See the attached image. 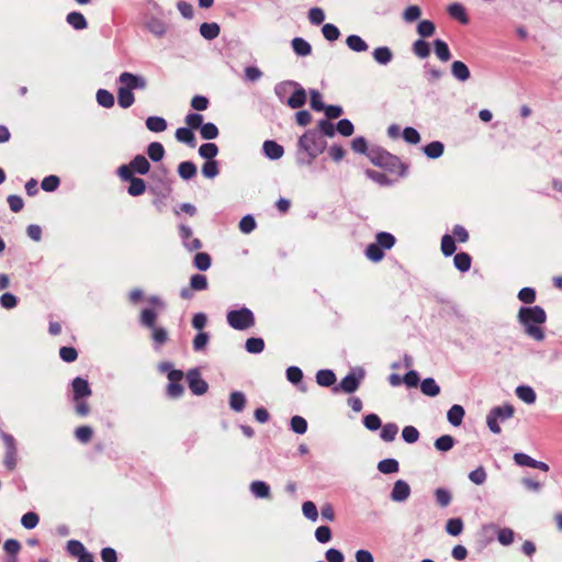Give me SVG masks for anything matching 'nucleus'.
<instances>
[{
	"mask_svg": "<svg viewBox=\"0 0 562 562\" xmlns=\"http://www.w3.org/2000/svg\"><path fill=\"white\" fill-rule=\"evenodd\" d=\"M368 158L374 166L389 172H396L401 178L407 173L408 166L402 162L396 155L391 154L383 147L372 146Z\"/></svg>",
	"mask_w": 562,
	"mask_h": 562,
	"instance_id": "7ed1b4c3",
	"label": "nucleus"
},
{
	"mask_svg": "<svg viewBox=\"0 0 562 562\" xmlns=\"http://www.w3.org/2000/svg\"><path fill=\"white\" fill-rule=\"evenodd\" d=\"M364 254L372 262H379L384 258V249L376 243L369 244Z\"/></svg>",
	"mask_w": 562,
	"mask_h": 562,
	"instance_id": "09e8293b",
	"label": "nucleus"
},
{
	"mask_svg": "<svg viewBox=\"0 0 562 562\" xmlns=\"http://www.w3.org/2000/svg\"><path fill=\"white\" fill-rule=\"evenodd\" d=\"M146 191V182L144 179L134 177L130 181V186L127 188V193L131 196H139Z\"/></svg>",
	"mask_w": 562,
	"mask_h": 562,
	"instance_id": "864d4df0",
	"label": "nucleus"
},
{
	"mask_svg": "<svg viewBox=\"0 0 562 562\" xmlns=\"http://www.w3.org/2000/svg\"><path fill=\"white\" fill-rule=\"evenodd\" d=\"M327 147V142L314 128L306 130L297 139L295 160L301 167L310 166L322 155Z\"/></svg>",
	"mask_w": 562,
	"mask_h": 562,
	"instance_id": "f257e3e1",
	"label": "nucleus"
},
{
	"mask_svg": "<svg viewBox=\"0 0 562 562\" xmlns=\"http://www.w3.org/2000/svg\"><path fill=\"white\" fill-rule=\"evenodd\" d=\"M434 496H435L436 503L442 508L449 506L451 503V499H452L451 491L447 487L436 488L434 492Z\"/></svg>",
	"mask_w": 562,
	"mask_h": 562,
	"instance_id": "de8ad7c7",
	"label": "nucleus"
},
{
	"mask_svg": "<svg viewBox=\"0 0 562 562\" xmlns=\"http://www.w3.org/2000/svg\"><path fill=\"white\" fill-rule=\"evenodd\" d=\"M346 45L348 46L349 49L356 53H363L367 52L369 48L367 42L360 35L357 34H351L347 36Z\"/></svg>",
	"mask_w": 562,
	"mask_h": 562,
	"instance_id": "bb28decb",
	"label": "nucleus"
},
{
	"mask_svg": "<svg viewBox=\"0 0 562 562\" xmlns=\"http://www.w3.org/2000/svg\"><path fill=\"white\" fill-rule=\"evenodd\" d=\"M245 349L248 353H261L265 349V340L261 337H250L245 342Z\"/></svg>",
	"mask_w": 562,
	"mask_h": 562,
	"instance_id": "8fccbe9b",
	"label": "nucleus"
},
{
	"mask_svg": "<svg viewBox=\"0 0 562 562\" xmlns=\"http://www.w3.org/2000/svg\"><path fill=\"white\" fill-rule=\"evenodd\" d=\"M307 99V92L301 83L294 80L292 92L286 100L285 105L291 109H301Z\"/></svg>",
	"mask_w": 562,
	"mask_h": 562,
	"instance_id": "4468645a",
	"label": "nucleus"
},
{
	"mask_svg": "<svg viewBox=\"0 0 562 562\" xmlns=\"http://www.w3.org/2000/svg\"><path fill=\"white\" fill-rule=\"evenodd\" d=\"M147 30L154 35L161 37L167 32L165 22L158 18H150L146 24Z\"/></svg>",
	"mask_w": 562,
	"mask_h": 562,
	"instance_id": "37998d69",
	"label": "nucleus"
},
{
	"mask_svg": "<svg viewBox=\"0 0 562 562\" xmlns=\"http://www.w3.org/2000/svg\"><path fill=\"white\" fill-rule=\"evenodd\" d=\"M151 338L155 344V349L158 350L162 345H165L168 340V333L165 327L156 326L150 329Z\"/></svg>",
	"mask_w": 562,
	"mask_h": 562,
	"instance_id": "603ef678",
	"label": "nucleus"
},
{
	"mask_svg": "<svg viewBox=\"0 0 562 562\" xmlns=\"http://www.w3.org/2000/svg\"><path fill=\"white\" fill-rule=\"evenodd\" d=\"M516 395L526 404H533L537 400L536 392L529 385H519L516 387Z\"/></svg>",
	"mask_w": 562,
	"mask_h": 562,
	"instance_id": "79ce46f5",
	"label": "nucleus"
},
{
	"mask_svg": "<svg viewBox=\"0 0 562 562\" xmlns=\"http://www.w3.org/2000/svg\"><path fill=\"white\" fill-rule=\"evenodd\" d=\"M202 175L207 179H214L220 173V161L216 159L205 160L201 169Z\"/></svg>",
	"mask_w": 562,
	"mask_h": 562,
	"instance_id": "c03bdc74",
	"label": "nucleus"
},
{
	"mask_svg": "<svg viewBox=\"0 0 562 562\" xmlns=\"http://www.w3.org/2000/svg\"><path fill=\"white\" fill-rule=\"evenodd\" d=\"M464 415H465V411H464L463 406H461L459 404H454L448 411L447 419L450 425H452L453 427H458L462 424Z\"/></svg>",
	"mask_w": 562,
	"mask_h": 562,
	"instance_id": "393cba45",
	"label": "nucleus"
},
{
	"mask_svg": "<svg viewBox=\"0 0 562 562\" xmlns=\"http://www.w3.org/2000/svg\"><path fill=\"white\" fill-rule=\"evenodd\" d=\"M463 530V520L460 517L450 518L446 524V531L452 537L459 536Z\"/></svg>",
	"mask_w": 562,
	"mask_h": 562,
	"instance_id": "774afa93",
	"label": "nucleus"
},
{
	"mask_svg": "<svg viewBox=\"0 0 562 562\" xmlns=\"http://www.w3.org/2000/svg\"><path fill=\"white\" fill-rule=\"evenodd\" d=\"M165 147L159 142H153L147 146L148 158L154 162H159L165 157Z\"/></svg>",
	"mask_w": 562,
	"mask_h": 562,
	"instance_id": "e433bc0d",
	"label": "nucleus"
},
{
	"mask_svg": "<svg viewBox=\"0 0 562 562\" xmlns=\"http://www.w3.org/2000/svg\"><path fill=\"white\" fill-rule=\"evenodd\" d=\"M97 102L100 106L110 109L114 105L115 99L113 93L106 89H99L95 94Z\"/></svg>",
	"mask_w": 562,
	"mask_h": 562,
	"instance_id": "a18cd8bd",
	"label": "nucleus"
},
{
	"mask_svg": "<svg viewBox=\"0 0 562 562\" xmlns=\"http://www.w3.org/2000/svg\"><path fill=\"white\" fill-rule=\"evenodd\" d=\"M366 176L382 187H389L393 184V181L383 172L375 171L372 169H367L364 171Z\"/></svg>",
	"mask_w": 562,
	"mask_h": 562,
	"instance_id": "4d7b16f0",
	"label": "nucleus"
},
{
	"mask_svg": "<svg viewBox=\"0 0 562 562\" xmlns=\"http://www.w3.org/2000/svg\"><path fill=\"white\" fill-rule=\"evenodd\" d=\"M135 102L133 91L120 86L117 88V103L122 109H128Z\"/></svg>",
	"mask_w": 562,
	"mask_h": 562,
	"instance_id": "cd10ccee",
	"label": "nucleus"
},
{
	"mask_svg": "<svg viewBox=\"0 0 562 562\" xmlns=\"http://www.w3.org/2000/svg\"><path fill=\"white\" fill-rule=\"evenodd\" d=\"M374 60L379 65H387L393 59V53L387 46H379L372 52Z\"/></svg>",
	"mask_w": 562,
	"mask_h": 562,
	"instance_id": "c756f323",
	"label": "nucleus"
},
{
	"mask_svg": "<svg viewBox=\"0 0 562 562\" xmlns=\"http://www.w3.org/2000/svg\"><path fill=\"white\" fill-rule=\"evenodd\" d=\"M316 383L323 387H330L336 383V374L331 369H321L316 372Z\"/></svg>",
	"mask_w": 562,
	"mask_h": 562,
	"instance_id": "f3484780",
	"label": "nucleus"
},
{
	"mask_svg": "<svg viewBox=\"0 0 562 562\" xmlns=\"http://www.w3.org/2000/svg\"><path fill=\"white\" fill-rule=\"evenodd\" d=\"M316 132L321 133L323 138L325 137H334L336 134L335 125L327 119H322L318 121Z\"/></svg>",
	"mask_w": 562,
	"mask_h": 562,
	"instance_id": "e2e57ef3",
	"label": "nucleus"
},
{
	"mask_svg": "<svg viewBox=\"0 0 562 562\" xmlns=\"http://www.w3.org/2000/svg\"><path fill=\"white\" fill-rule=\"evenodd\" d=\"M249 490L256 498L270 497V493H271L270 485L265 481H260V480L252 481L250 483Z\"/></svg>",
	"mask_w": 562,
	"mask_h": 562,
	"instance_id": "b1692460",
	"label": "nucleus"
},
{
	"mask_svg": "<svg viewBox=\"0 0 562 562\" xmlns=\"http://www.w3.org/2000/svg\"><path fill=\"white\" fill-rule=\"evenodd\" d=\"M179 236L181 238L183 247L188 251L199 250L202 247L201 240L199 238L193 237V231L187 224L179 225Z\"/></svg>",
	"mask_w": 562,
	"mask_h": 562,
	"instance_id": "ddd939ff",
	"label": "nucleus"
},
{
	"mask_svg": "<svg viewBox=\"0 0 562 562\" xmlns=\"http://www.w3.org/2000/svg\"><path fill=\"white\" fill-rule=\"evenodd\" d=\"M425 156L429 159H437L443 155L445 145L440 140H432L422 148Z\"/></svg>",
	"mask_w": 562,
	"mask_h": 562,
	"instance_id": "aec40b11",
	"label": "nucleus"
},
{
	"mask_svg": "<svg viewBox=\"0 0 562 562\" xmlns=\"http://www.w3.org/2000/svg\"><path fill=\"white\" fill-rule=\"evenodd\" d=\"M434 48H435L436 56L441 61H448V60L451 59L450 48H449L448 44L443 40H440V38L435 40L434 41Z\"/></svg>",
	"mask_w": 562,
	"mask_h": 562,
	"instance_id": "ea45409f",
	"label": "nucleus"
},
{
	"mask_svg": "<svg viewBox=\"0 0 562 562\" xmlns=\"http://www.w3.org/2000/svg\"><path fill=\"white\" fill-rule=\"evenodd\" d=\"M227 324L236 330H246L255 325L256 318L254 312L243 306L237 310H231L226 314Z\"/></svg>",
	"mask_w": 562,
	"mask_h": 562,
	"instance_id": "39448f33",
	"label": "nucleus"
},
{
	"mask_svg": "<svg viewBox=\"0 0 562 562\" xmlns=\"http://www.w3.org/2000/svg\"><path fill=\"white\" fill-rule=\"evenodd\" d=\"M246 402V395L241 391H233L229 395V407L236 413L244 411Z\"/></svg>",
	"mask_w": 562,
	"mask_h": 562,
	"instance_id": "2f4dec72",
	"label": "nucleus"
},
{
	"mask_svg": "<svg viewBox=\"0 0 562 562\" xmlns=\"http://www.w3.org/2000/svg\"><path fill=\"white\" fill-rule=\"evenodd\" d=\"M188 385L193 395H204L209 390L207 382L202 378L199 368H191L186 374Z\"/></svg>",
	"mask_w": 562,
	"mask_h": 562,
	"instance_id": "1a4fd4ad",
	"label": "nucleus"
},
{
	"mask_svg": "<svg viewBox=\"0 0 562 562\" xmlns=\"http://www.w3.org/2000/svg\"><path fill=\"white\" fill-rule=\"evenodd\" d=\"M130 165L135 173H138L140 176H145L149 173L150 170V164L148 159L144 155H136L131 161Z\"/></svg>",
	"mask_w": 562,
	"mask_h": 562,
	"instance_id": "6ab92c4d",
	"label": "nucleus"
},
{
	"mask_svg": "<svg viewBox=\"0 0 562 562\" xmlns=\"http://www.w3.org/2000/svg\"><path fill=\"white\" fill-rule=\"evenodd\" d=\"M395 237L389 232H379L375 236V243L384 250L391 249L395 245Z\"/></svg>",
	"mask_w": 562,
	"mask_h": 562,
	"instance_id": "13d9d810",
	"label": "nucleus"
},
{
	"mask_svg": "<svg viewBox=\"0 0 562 562\" xmlns=\"http://www.w3.org/2000/svg\"><path fill=\"white\" fill-rule=\"evenodd\" d=\"M448 13L456 20H458L461 24L469 23V16L467 14L465 8L459 3L454 2L448 7Z\"/></svg>",
	"mask_w": 562,
	"mask_h": 562,
	"instance_id": "c9c22d12",
	"label": "nucleus"
},
{
	"mask_svg": "<svg viewBox=\"0 0 562 562\" xmlns=\"http://www.w3.org/2000/svg\"><path fill=\"white\" fill-rule=\"evenodd\" d=\"M199 156L204 160L215 159L218 154V146L215 143H204L199 147Z\"/></svg>",
	"mask_w": 562,
	"mask_h": 562,
	"instance_id": "49530a36",
	"label": "nucleus"
},
{
	"mask_svg": "<svg viewBox=\"0 0 562 562\" xmlns=\"http://www.w3.org/2000/svg\"><path fill=\"white\" fill-rule=\"evenodd\" d=\"M72 396L71 400L88 398L92 395V389L88 379L82 376H76L70 382Z\"/></svg>",
	"mask_w": 562,
	"mask_h": 562,
	"instance_id": "f8f14e48",
	"label": "nucleus"
},
{
	"mask_svg": "<svg viewBox=\"0 0 562 562\" xmlns=\"http://www.w3.org/2000/svg\"><path fill=\"white\" fill-rule=\"evenodd\" d=\"M420 390L423 394L435 397L440 393V386L434 378H426L420 382Z\"/></svg>",
	"mask_w": 562,
	"mask_h": 562,
	"instance_id": "a19ab883",
	"label": "nucleus"
},
{
	"mask_svg": "<svg viewBox=\"0 0 562 562\" xmlns=\"http://www.w3.org/2000/svg\"><path fill=\"white\" fill-rule=\"evenodd\" d=\"M380 438L385 442H392L398 432V426L395 423H387L381 427Z\"/></svg>",
	"mask_w": 562,
	"mask_h": 562,
	"instance_id": "5fc2aeb1",
	"label": "nucleus"
},
{
	"mask_svg": "<svg viewBox=\"0 0 562 562\" xmlns=\"http://www.w3.org/2000/svg\"><path fill=\"white\" fill-rule=\"evenodd\" d=\"M517 322L522 327L526 336L535 341L544 340L543 325L547 322V313L542 306H521L517 313Z\"/></svg>",
	"mask_w": 562,
	"mask_h": 562,
	"instance_id": "f03ea898",
	"label": "nucleus"
},
{
	"mask_svg": "<svg viewBox=\"0 0 562 562\" xmlns=\"http://www.w3.org/2000/svg\"><path fill=\"white\" fill-rule=\"evenodd\" d=\"M196 171H198V169H196L195 164L192 161H189V160L182 161L178 166V175L181 179H183L186 181L195 177Z\"/></svg>",
	"mask_w": 562,
	"mask_h": 562,
	"instance_id": "58836bf2",
	"label": "nucleus"
},
{
	"mask_svg": "<svg viewBox=\"0 0 562 562\" xmlns=\"http://www.w3.org/2000/svg\"><path fill=\"white\" fill-rule=\"evenodd\" d=\"M488 528L497 529V540L503 546H510L514 542L515 539V532L510 528H498L496 525H488Z\"/></svg>",
	"mask_w": 562,
	"mask_h": 562,
	"instance_id": "473e14b6",
	"label": "nucleus"
},
{
	"mask_svg": "<svg viewBox=\"0 0 562 562\" xmlns=\"http://www.w3.org/2000/svg\"><path fill=\"white\" fill-rule=\"evenodd\" d=\"M184 376V373H176L171 372L169 374V383L166 385V396L170 400H177L181 397L184 393V386L182 385L181 381Z\"/></svg>",
	"mask_w": 562,
	"mask_h": 562,
	"instance_id": "9b49d317",
	"label": "nucleus"
},
{
	"mask_svg": "<svg viewBox=\"0 0 562 562\" xmlns=\"http://www.w3.org/2000/svg\"><path fill=\"white\" fill-rule=\"evenodd\" d=\"M413 53L420 59H425L430 54V46L424 38H418L413 43Z\"/></svg>",
	"mask_w": 562,
	"mask_h": 562,
	"instance_id": "6e6d98bb",
	"label": "nucleus"
},
{
	"mask_svg": "<svg viewBox=\"0 0 562 562\" xmlns=\"http://www.w3.org/2000/svg\"><path fill=\"white\" fill-rule=\"evenodd\" d=\"M117 82L131 91L144 90L147 87V80L144 76L130 71L122 72L117 78Z\"/></svg>",
	"mask_w": 562,
	"mask_h": 562,
	"instance_id": "9d476101",
	"label": "nucleus"
},
{
	"mask_svg": "<svg viewBox=\"0 0 562 562\" xmlns=\"http://www.w3.org/2000/svg\"><path fill=\"white\" fill-rule=\"evenodd\" d=\"M175 136L178 142L183 143L191 148L195 147L196 145L195 135L189 127L183 126L177 128Z\"/></svg>",
	"mask_w": 562,
	"mask_h": 562,
	"instance_id": "5701e85b",
	"label": "nucleus"
},
{
	"mask_svg": "<svg viewBox=\"0 0 562 562\" xmlns=\"http://www.w3.org/2000/svg\"><path fill=\"white\" fill-rule=\"evenodd\" d=\"M218 134H220L218 128L214 123H212V122L202 123V125L200 127V135L203 139H205V140L215 139L218 136Z\"/></svg>",
	"mask_w": 562,
	"mask_h": 562,
	"instance_id": "bf43d9fd",
	"label": "nucleus"
},
{
	"mask_svg": "<svg viewBox=\"0 0 562 562\" xmlns=\"http://www.w3.org/2000/svg\"><path fill=\"white\" fill-rule=\"evenodd\" d=\"M514 412L515 408L509 403H505L504 405L493 407L486 416V424L488 429L493 434H499L502 430L497 420L499 419L501 422H504L512 418Z\"/></svg>",
	"mask_w": 562,
	"mask_h": 562,
	"instance_id": "0eeeda50",
	"label": "nucleus"
},
{
	"mask_svg": "<svg viewBox=\"0 0 562 562\" xmlns=\"http://www.w3.org/2000/svg\"><path fill=\"white\" fill-rule=\"evenodd\" d=\"M366 376V371L361 367L351 368L350 371L341 379V381L334 385L333 392H344L351 394L359 389L361 381Z\"/></svg>",
	"mask_w": 562,
	"mask_h": 562,
	"instance_id": "423d86ee",
	"label": "nucleus"
},
{
	"mask_svg": "<svg viewBox=\"0 0 562 562\" xmlns=\"http://www.w3.org/2000/svg\"><path fill=\"white\" fill-rule=\"evenodd\" d=\"M451 75L458 81H467L471 74L469 67L461 60H454L451 65Z\"/></svg>",
	"mask_w": 562,
	"mask_h": 562,
	"instance_id": "4be33fe9",
	"label": "nucleus"
},
{
	"mask_svg": "<svg viewBox=\"0 0 562 562\" xmlns=\"http://www.w3.org/2000/svg\"><path fill=\"white\" fill-rule=\"evenodd\" d=\"M411 492L409 484L405 480L398 479L393 484L390 498L395 503H404L408 499Z\"/></svg>",
	"mask_w": 562,
	"mask_h": 562,
	"instance_id": "2eb2a0df",
	"label": "nucleus"
},
{
	"mask_svg": "<svg viewBox=\"0 0 562 562\" xmlns=\"http://www.w3.org/2000/svg\"><path fill=\"white\" fill-rule=\"evenodd\" d=\"M416 31L419 34L420 38H426L434 35L436 26L434 22L430 20H422L417 24Z\"/></svg>",
	"mask_w": 562,
	"mask_h": 562,
	"instance_id": "0e129e2a",
	"label": "nucleus"
},
{
	"mask_svg": "<svg viewBox=\"0 0 562 562\" xmlns=\"http://www.w3.org/2000/svg\"><path fill=\"white\" fill-rule=\"evenodd\" d=\"M457 250L456 240L454 238L449 235L445 234L441 237V252L445 257L452 256Z\"/></svg>",
	"mask_w": 562,
	"mask_h": 562,
	"instance_id": "680f3d73",
	"label": "nucleus"
},
{
	"mask_svg": "<svg viewBox=\"0 0 562 562\" xmlns=\"http://www.w3.org/2000/svg\"><path fill=\"white\" fill-rule=\"evenodd\" d=\"M291 45L294 53L300 57L308 56L312 53L311 44L303 37H294Z\"/></svg>",
	"mask_w": 562,
	"mask_h": 562,
	"instance_id": "c85d7f7f",
	"label": "nucleus"
},
{
	"mask_svg": "<svg viewBox=\"0 0 562 562\" xmlns=\"http://www.w3.org/2000/svg\"><path fill=\"white\" fill-rule=\"evenodd\" d=\"M376 468L382 474H394L400 471V463L394 458H386L379 461Z\"/></svg>",
	"mask_w": 562,
	"mask_h": 562,
	"instance_id": "f704fd0d",
	"label": "nucleus"
},
{
	"mask_svg": "<svg viewBox=\"0 0 562 562\" xmlns=\"http://www.w3.org/2000/svg\"><path fill=\"white\" fill-rule=\"evenodd\" d=\"M293 83H294V80H284V81L278 82L274 86V89H273L274 94L281 103H283V104L286 103V100L292 92Z\"/></svg>",
	"mask_w": 562,
	"mask_h": 562,
	"instance_id": "a211bd4d",
	"label": "nucleus"
},
{
	"mask_svg": "<svg viewBox=\"0 0 562 562\" xmlns=\"http://www.w3.org/2000/svg\"><path fill=\"white\" fill-rule=\"evenodd\" d=\"M262 153L268 159L278 160L283 156L284 148L276 140L267 139L263 142Z\"/></svg>",
	"mask_w": 562,
	"mask_h": 562,
	"instance_id": "dca6fc26",
	"label": "nucleus"
},
{
	"mask_svg": "<svg viewBox=\"0 0 562 562\" xmlns=\"http://www.w3.org/2000/svg\"><path fill=\"white\" fill-rule=\"evenodd\" d=\"M0 438L5 446L3 464L5 469L11 472L16 468L18 463V449L15 439L12 435L4 432L3 430H0Z\"/></svg>",
	"mask_w": 562,
	"mask_h": 562,
	"instance_id": "6e6552de",
	"label": "nucleus"
},
{
	"mask_svg": "<svg viewBox=\"0 0 562 562\" xmlns=\"http://www.w3.org/2000/svg\"><path fill=\"white\" fill-rule=\"evenodd\" d=\"M221 27L216 22H204L200 25V34L203 38L212 41L220 35Z\"/></svg>",
	"mask_w": 562,
	"mask_h": 562,
	"instance_id": "7c9ffc66",
	"label": "nucleus"
},
{
	"mask_svg": "<svg viewBox=\"0 0 562 562\" xmlns=\"http://www.w3.org/2000/svg\"><path fill=\"white\" fill-rule=\"evenodd\" d=\"M168 169L160 166L156 171L149 175L153 181L148 187V191L156 198H168L172 192V181L168 179Z\"/></svg>",
	"mask_w": 562,
	"mask_h": 562,
	"instance_id": "20e7f679",
	"label": "nucleus"
},
{
	"mask_svg": "<svg viewBox=\"0 0 562 562\" xmlns=\"http://www.w3.org/2000/svg\"><path fill=\"white\" fill-rule=\"evenodd\" d=\"M147 130L154 133H161L167 130L168 123L162 116L151 115L145 121Z\"/></svg>",
	"mask_w": 562,
	"mask_h": 562,
	"instance_id": "a878e982",
	"label": "nucleus"
},
{
	"mask_svg": "<svg viewBox=\"0 0 562 562\" xmlns=\"http://www.w3.org/2000/svg\"><path fill=\"white\" fill-rule=\"evenodd\" d=\"M472 258L468 252L461 251L454 255L453 265L460 272H468L471 268Z\"/></svg>",
	"mask_w": 562,
	"mask_h": 562,
	"instance_id": "72a5a7b5",
	"label": "nucleus"
},
{
	"mask_svg": "<svg viewBox=\"0 0 562 562\" xmlns=\"http://www.w3.org/2000/svg\"><path fill=\"white\" fill-rule=\"evenodd\" d=\"M66 22L76 31H82L88 27V22L81 12L72 11L66 16Z\"/></svg>",
	"mask_w": 562,
	"mask_h": 562,
	"instance_id": "412c9836",
	"label": "nucleus"
},
{
	"mask_svg": "<svg viewBox=\"0 0 562 562\" xmlns=\"http://www.w3.org/2000/svg\"><path fill=\"white\" fill-rule=\"evenodd\" d=\"M290 429L297 435H304L307 431L306 419L299 415L293 416L290 419Z\"/></svg>",
	"mask_w": 562,
	"mask_h": 562,
	"instance_id": "338daca9",
	"label": "nucleus"
},
{
	"mask_svg": "<svg viewBox=\"0 0 562 562\" xmlns=\"http://www.w3.org/2000/svg\"><path fill=\"white\" fill-rule=\"evenodd\" d=\"M454 445L456 440L451 435H442L434 442L435 448L440 452H448Z\"/></svg>",
	"mask_w": 562,
	"mask_h": 562,
	"instance_id": "3c124183",
	"label": "nucleus"
},
{
	"mask_svg": "<svg viewBox=\"0 0 562 562\" xmlns=\"http://www.w3.org/2000/svg\"><path fill=\"white\" fill-rule=\"evenodd\" d=\"M157 317H158L157 312L154 308L147 307L142 311L140 316H139V323L142 326L151 329L157 326L156 325Z\"/></svg>",
	"mask_w": 562,
	"mask_h": 562,
	"instance_id": "4c0bfd02",
	"label": "nucleus"
},
{
	"mask_svg": "<svg viewBox=\"0 0 562 562\" xmlns=\"http://www.w3.org/2000/svg\"><path fill=\"white\" fill-rule=\"evenodd\" d=\"M211 335L209 331H199L192 340V348L194 351H203L210 341Z\"/></svg>",
	"mask_w": 562,
	"mask_h": 562,
	"instance_id": "69168bd1",
	"label": "nucleus"
},
{
	"mask_svg": "<svg viewBox=\"0 0 562 562\" xmlns=\"http://www.w3.org/2000/svg\"><path fill=\"white\" fill-rule=\"evenodd\" d=\"M212 265V258L207 252H198L193 259V266L200 271H206Z\"/></svg>",
	"mask_w": 562,
	"mask_h": 562,
	"instance_id": "052dcab7",
	"label": "nucleus"
}]
</instances>
